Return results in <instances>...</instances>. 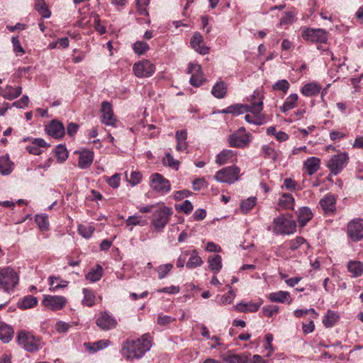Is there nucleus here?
Segmentation results:
<instances>
[{"instance_id":"obj_56","label":"nucleus","mask_w":363,"mask_h":363,"mask_svg":"<svg viewBox=\"0 0 363 363\" xmlns=\"http://www.w3.org/2000/svg\"><path fill=\"white\" fill-rule=\"evenodd\" d=\"M273 89L286 93L289 89V83L285 79L279 80L273 85Z\"/></svg>"},{"instance_id":"obj_55","label":"nucleus","mask_w":363,"mask_h":363,"mask_svg":"<svg viewBox=\"0 0 363 363\" xmlns=\"http://www.w3.org/2000/svg\"><path fill=\"white\" fill-rule=\"evenodd\" d=\"M279 311V307L277 306H267L262 308V313L264 316L272 317Z\"/></svg>"},{"instance_id":"obj_25","label":"nucleus","mask_w":363,"mask_h":363,"mask_svg":"<svg viewBox=\"0 0 363 363\" xmlns=\"http://www.w3.org/2000/svg\"><path fill=\"white\" fill-rule=\"evenodd\" d=\"M22 93V87L16 86L13 88L10 85H7L3 89L2 96L9 101L18 98Z\"/></svg>"},{"instance_id":"obj_5","label":"nucleus","mask_w":363,"mask_h":363,"mask_svg":"<svg viewBox=\"0 0 363 363\" xmlns=\"http://www.w3.org/2000/svg\"><path fill=\"white\" fill-rule=\"evenodd\" d=\"M172 210L162 206L155 210L152 215V225L156 231H162L169 220Z\"/></svg>"},{"instance_id":"obj_29","label":"nucleus","mask_w":363,"mask_h":363,"mask_svg":"<svg viewBox=\"0 0 363 363\" xmlns=\"http://www.w3.org/2000/svg\"><path fill=\"white\" fill-rule=\"evenodd\" d=\"M320 205L325 212H333L335 209V199L333 196L328 195L320 201Z\"/></svg>"},{"instance_id":"obj_42","label":"nucleus","mask_w":363,"mask_h":363,"mask_svg":"<svg viewBox=\"0 0 363 363\" xmlns=\"http://www.w3.org/2000/svg\"><path fill=\"white\" fill-rule=\"evenodd\" d=\"M261 150L262 155L264 158H270L274 161L277 160L279 155L272 147L268 145H264L262 146Z\"/></svg>"},{"instance_id":"obj_60","label":"nucleus","mask_w":363,"mask_h":363,"mask_svg":"<svg viewBox=\"0 0 363 363\" xmlns=\"http://www.w3.org/2000/svg\"><path fill=\"white\" fill-rule=\"evenodd\" d=\"M142 179V174L139 172H132L130 173V178L128 179V182L133 186H135L138 184Z\"/></svg>"},{"instance_id":"obj_1","label":"nucleus","mask_w":363,"mask_h":363,"mask_svg":"<svg viewBox=\"0 0 363 363\" xmlns=\"http://www.w3.org/2000/svg\"><path fill=\"white\" fill-rule=\"evenodd\" d=\"M150 335L145 334L135 340H127L122 347V355L128 360L141 358L151 347Z\"/></svg>"},{"instance_id":"obj_13","label":"nucleus","mask_w":363,"mask_h":363,"mask_svg":"<svg viewBox=\"0 0 363 363\" xmlns=\"http://www.w3.org/2000/svg\"><path fill=\"white\" fill-rule=\"evenodd\" d=\"M28 140H30V143L26 146V149L32 155H40L43 152L41 148H47L50 147V145L42 138H25L22 141L26 142Z\"/></svg>"},{"instance_id":"obj_38","label":"nucleus","mask_w":363,"mask_h":363,"mask_svg":"<svg viewBox=\"0 0 363 363\" xmlns=\"http://www.w3.org/2000/svg\"><path fill=\"white\" fill-rule=\"evenodd\" d=\"M227 91V86L223 82H217L212 89L211 93L212 94L218 98L222 99L223 98Z\"/></svg>"},{"instance_id":"obj_45","label":"nucleus","mask_w":363,"mask_h":363,"mask_svg":"<svg viewBox=\"0 0 363 363\" xmlns=\"http://www.w3.org/2000/svg\"><path fill=\"white\" fill-rule=\"evenodd\" d=\"M84 299L82 303L84 305L91 307L95 303V295L92 291L88 289H83Z\"/></svg>"},{"instance_id":"obj_7","label":"nucleus","mask_w":363,"mask_h":363,"mask_svg":"<svg viewBox=\"0 0 363 363\" xmlns=\"http://www.w3.org/2000/svg\"><path fill=\"white\" fill-rule=\"evenodd\" d=\"M240 172V169L236 166L228 167L217 172L214 178L219 182L233 184L238 180Z\"/></svg>"},{"instance_id":"obj_63","label":"nucleus","mask_w":363,"mask_h":363,"mask_svg":"<svg viewBox=\"0 0 363 363\" xmlns=\"http://www.w3.org/2000/svg\"><path fill=\"white\" fill-rule=\"evenodd\" d=\"M175 319L172 318L169 315H164L162 314H160L157 317V324L160 325H167L172 322L174 321Z\"/></svg>"},{"instance_id":"obj_28","label":"nucleus","mask_w":363,"mask_h":363,"mask_svg":"<svg viewBox=\"0 0 363 363\" xmlns=\"http://www.w3.org/2000/svg\"><path fill=\"white\" fill-rule=\"evenodd\" d=\"M208 267L214 272L218 274L222 269V258L219 255L209 256L208 259Z\"/></svg>"},{"instance_id":"obj_14","label":"nucleus","mask_w":363,"mask_h":363,"mask_svg":"<svg viewBox=\"0 0 363 363\" xmlns=\"http://www.w3.org/2000/svg\"><path fill=\"white\" fill-rule=\"evenodd\" d=\"M187 72L191 74L190 83L194 86H199L203 82V77L201 66L197 63L190 62Z\"/></svg>"},{"instance_id":"obj_21","label":"nucleus","mask_w":363,"mask_h":363,"mask_svg":"<svg viewBox=\"0 0 363 363\" xmlns=\"http://www.w3.org/2000/svg\"><path fill=\"white\" fill-rule=\"evenodd\" d=\"M187 257L189 259L186 263V267L189 269H195L201 267L203 264L202 258L199 255L198 252L196 250H186Z\"/></svg>"},{"instance_id":"obj_48","label":"nucleus","mask_w":363,"mask_h":363,"mask_svg":"<svg viewBox=\"0 0 363 363\" xmlns=\"http://www.w3.org/2000/svg\"><path fill=\"white\" fill-rule=\"evenodd\" d=\"M257 199L255 197H250L243 201L240 203V208L242 213H248L256 204Z\"/></svg>"},{"instance_id":"obj_26","label":"nucleus","mask_w":363,"mask_h":363,"mask_svg":"<svg viewBox=\"0 0 363 363\" xmlns=\"http://www.w3.org/2000/svg\"><path fill=\"white\" fill-rule=\"evenodd\" d=\"M320 160L316 157L308 158L304 162V167L309 175L315 174L320 168Z\"/></svg>"},{"instance_id":"obj_3","label":"nucleus","mask_w":363,"mask_h":363,"mask_svg":"<svg viewBox=\"0 0 363 363\" xmlns=\"http://www.w3.org/2000/svg\"><path fill=\"white\" fill-rule=\"evenodd\" d=\"M19 277L10 267L0 268V287L6 292L12 291L18 283Z\"/></svg>"},{"instance_id":"obj_6","label":"nucleus","mask_w":363,"mask_h":363,"mask_svg":"<svg viewBox=\"0 0 363 363\" xmlns=\"http://www.w3.org/2000/svg\"><path fill=\"white\" fill-rule=\"evenodd\" d=\"M349 157L346 152H340L333 155L327 162V167L334 175L340 174L347 166Z\"/></svg>"},{"instance_id":"obj_17","label":"nucleus","mask_w":363,"mask_h":363,"mask_svg":"<svg viewBox=\"0 0 363 363\" xmlns=\"http://www.w3.org/2000/svg\"><path fill=\"white\" fill-rule=\"evenodd\" d=\"M228 143L233 147H245L250 143L249 135L247 134L240 135L238 132L233 133L229 135Z\"/></svg>"},{"instance_id":"obj_47","label":"nucleus","mask_w":363,"mask_h":363,"mask_svg":"<svg viewBox=\"0 0 363 363\" xmlns=\"http://www.w3.org/2000/svg\"><path fill=\"white\" fill-rule=\"evenodd\" d=\"M149 48L148 44L144 41H137L133 45L134 52L138 55L145 54Z\"/></svg>"},{"instance_id":"obj_18","label":"nucleus","mask_w":363,"mask_h":363,"mask_svg":"<svg viewBox=\"0 0 363 363\" xmlns=\"http://www.w3.org/2000/svg\"><path fill=\"white\" fill-rule=\"evenodd\" d=\"M45 130L49 135L55 138H62L65 133L63 124L57 120H52L50 124L46 126Z\"/></svg>"},{"instance_id":"obj_22","label":"nucleus","mask_w":363,"mask_h":363,"mask_svg":"<svg viewBox=\"0 0 363 363\" xmlns=\"http://www.w3.org/2000/svg\"><path fill=\"white\" fill-rule=\"evenodd\" d=\"M294 199L290 194L284 193L279 199L277 210H288L293 209L294 206Z\"/></svg>"},{"instance_id":"obj_15","label":"nucleus","mask_w":363,"mask_h":363,"mask_svg":"<svg viewBox=\"0 0 363 363\" xmlns=\"http://www.w3.org/2000/svg\"><path fill=\"white\" fill-rule=\"evenodd\" d=\"M96 323L101 329L108 330L116 326L117 321L106 312H103L99 314Z\"/></svg>"},{"instance_id":"obj_46","label":"nucleus","mask_w":363,"mask_h":363,"mask_svg":"<svg viewBox=\"0 0 363 363\" xmlns=\"http://www.w3.org/2000/svg\"><path fill=\"white\" fill-rule=\"evenodd\" d=\"M94 230V228L90 225H86L80 224L78 225L79 233L86 239L89 238L92 235Z\"/></svg>"},{"instance_id":"obj_24","label":"nucleus","mask_w":363,"mask_h":363,"mask_svg":"<svg viewBox=\"0 0 363 363\" xmlns=\"http://www.w3.org/2000/svg\"><path fill=\"white\" fill-rule=\"evenodd\" d=\"M268 298L272 302H275V303H290L291 302L290 294L288 291H279L277 292L270 293L268 295Z\"/></svg>"},{"instance_id":"obj_58","label":"nucleus","mask_w":363,"mask_h":363,"mask_svg":"<svg viewBox=\"0 0 363 363\" xmlns=\"http://www.w3.org/2000/svg\"><path fill=\"white\" fill-rule=\"evenodd\" d=\"M11 43L13 45V50L17 55L21 53V55L25 53V50L21 46L18 38L17 36H13L11 38Z\"/></svg>"},{"instance_id":"obj_20","label":"nucleus","mask_w":363,"mask_h":363,"mask_svg":"<svg viewBox=\"0 0 363 363\" xmlns=\"http://www.w3.org/2000/svg\"><path fill=\"white\" fill-rule=\"evenodd\" d=\"M192 48L201 55H206L209 48L203 43V38L201 33H195L191 39Z\"/></svg>"},{"instance_id":"obj_35","label":"nucleus","mask_w":363,"mask_h":363,"mask_svg":"<svg viewBox=\"0 0 363 363\" xmlns=\"http://www.w3.org/2000/svg\"><path fill=\"white\" fill-rule=\"evenodd\" d=\"M321 87L316 83H308L301 89V93L306 96H312L318 94Z\"/></svg>"},{"instance_id":"obj_11","label":"nucleus","mask_w":363,"mask_h":363,"mask_svg":"<svg viewBox=\"0 0 363 363\" xmlns=\"http://www.w3.org/2000/svg\"><path fill=\"white\" fill-rule=\"evenodd\" d=\"M43 303L46 308L52 311H58L63 308L66 305L67 298L62 296L45 295Z\"/></svg>"},{"instance_id":"obj_33","label":"nucleus","mask_w":363,"mask_h":363,"mask_svg":"<svg viewBox=\"0 0 363 363\" xmlns=\"http://www.w3.org/2000/svg\"><path fill=\"white\" fill-rule=\"evenodd\" d=\"M50 291H56L60 289H63L67 286L68 281L61 279L60 277H49Z\"/></svg>"},{"instance_id":"obj_50","label":"nucleus","mask_w":363,"mask_h":363,"mask_svg":"<svg viewBox=\"0 0 363 363\" xmlns=\"http://www.w3.org/2000/svg\"><path fill=\"white\" fill-rule=\"evenodd\" d=\"M35 8L43 18H49L50 16V11L48 10L45 3L43 0L36 1Z\"/></svg>"},{"instance_id":"obj_62","label":"nucleus","mask_w":363,"mask_h":363,"mask_svg":"<svg viewBox=\"0 0 363 363\" xmlns=\"http://www.w3.org/2000/svg\"><path fill=\"white\" fill-rule=\"evenodd\" d=\"M94 28L98 33L100 34H104L106 33V29L105 26L100 23V18L97 14L94 16Z\"/></svg>"},{"instance_id":"obj_52","label":"nucleus","mask_w":363,"mask_h":363,"mask_svg":"<svg viewBox=\"0 0 363 363\" xmlns=\"http://www.w3.org/2000/svg\"><path fill=\"white\" fill-rule=\"evenodd\" d=\"M35 223L41 230H47L49 226L48 218L45 215H37L35 218Z\"/></svg>"},{"instance_id":"obj_30","label":"nucleus","mask_w":363,"mask_h":363,"mask_svg":"<svg viewBox=\"0 0 363 363\" xmlns=\"http://www.w3.org/2000/svg\"><path fill=\"white\" fill-rule=\"evenodd\" d=\"M234 156V151L231 150H223L216 155V163L219 165H223L230 161Z\"/></svg>"},{"instance_id":"obj_37","label":"nucleus","mask_w":363,"mask_h":363,"mask_svg":"<svg viewBox=\"0 0 363 363\" xmlns=\"http://www.w3.org/2000/svg\"><path fill=\"white\" fill-rule=\"evenodd\" d=\"M298 96L296 94L289 95L285 100L283 106L280 108L284 113L294 108L297 103Z\"/></svg>"},{"instance_id":"obj_54","label":"nucleus","mask_w":363,"mask_h":363,"mask_svg":"<svg viewBox=\"0 0 363 363\" xmlns=\"http://www.w3.org/2000/svg\"><path fill=\"white\" fill-rule=\"evenodd\" d=\"M164 164L169 167L178 169L179 165V161L175 160L170 153H167L165 158L163 160Z\"/></svg>"},{"instance_id":"obj_49","label":"nucleus","mask_w":363,"mask_h":363,"mask_svg":"<svg viewBox=\"0 0 363 363\" xmlns=\"http://www.w3.org/2000/svg\"><path fill=\"white\" fill-rule=\"evenodd\" d=\"M55 153L58 162H65L68 157V152L66 147L62 145L56 147Z\"/></svg>"},{"instance_id":"obj_59","label":"nucleus","mask_w":363,"mask_h":363,"mask_svg":"<svg viewBox=\"0 0 363 363\" xmlns=\"http://www.w3.org/2000/svg\"><path fill=\"white\" fill-rule=\"evenodd\" d=\"M150 0H137L138 10L141 15H147L146 6L149 4Z\"/></svg>"},{"instance_id":"obj_64","label":"nucleus","mask_w":363,"mask_h":363,"mask_svg":"<svg viewBox=\"0 0 363 363\" xmlns=\"http://www.w3.org/2000/svg\"><path fill=\"white\" fill-rule=\"evenodd\" d=\"M28 96L23 95L20 100L13 102V106L18 108H25L28 106Z\"/></svg>"},{"instance_id":"obj_9","label":"nucleus","mask_w":363,"mask_h":363,"mask_svg":"<svg viewBox=\"0 0 363 363\" xmlns=\"http://www.w3.org/2000/svg\"><path fill=\"white\" fill-rule=\"evenodd\" d=\"M150 182L152 189L161 194H166L171 189L169 182L158 173L151 175Z\"/></svg>"},{"instance_id":"obj_31","label":"nucleus","mask_w":363,"mask_h":363,"mask_svg":"<svg viewBox=\"0 0 363 363\" xmlns=\"http://www.w3.org/2000/svg\"><path fill=\"white\" fill-rule=\"evenodd\" d=\"M348 271L354 277H358L363 274V263L359 261H350L347 264Z\"/></svg>"},{"instance_id":"obj_61","label":"nucleus","mask_w":363,"mask_h":363,"mask_svg":"<svg viewBox=\"0 0 363 363\" xmlns=\"http://www.w3.org/2000/svg\"><path fill=\"white\" fill-rule=\"evenodd\" d=\"M227 287L229 288V291L228 294H224L222 298H221V301H223V303H231L233 299L235 298V292L232 290V287L230 286V285H227Z\"/></svg>"},{"instance_id":"obj_44","label":"nucleus","mask_w":363,"mask_h":363,"mask_svg":"<svg viewBox=\"0 0 363 363\" xmlns=\"http://www.w3.org/2000/svg\"><path fill=\"white\" fill-rule=\"evenodd\" d=\"M338 318L339 315L336 312L329 310L327 312V314L325 316L323 322L326 327L329 328L332 327L335 323L337 322Z\"/></svg>"},{"instance_id":"obj_23","label":"nucleus","mask_w":363,"mask_h":363,"mask_svg":"<svg viewBox=\"0 0 363 363\" xmlns=\"http://www.w3.org/2000/svg\"><path fill=\"white\" fill-rule=\"evenodd\" d=\"M93 160L94 152L90 150H84L79 152L78 167L80 169L89 168L92 164Z\"/></svg>"},{"instance_id":"obj_2","label":"nucleus","mask_w":363,"mask_h":363,"mask_svg":"<svg viewBox=\"0 0 363 363\" xmlns=\"http://www.w3.org/2000/svg\"><path fill=\"white\" fill-rule=\"evenodd\" d=\"M296 221L288 214L279 216L273 220V232L277 235L292 234L296 231Z\"/></svg>"},{"instance_id":"obj_12","label":"nucleus","mask_w":363,"mask_h":363,"mask_svg":"<svg viewBox=\"0 0 363 363\" xmlns=\"http://www.w3.org/2000/svg\"><path fill=\"white\" fill-rule=\"evenodd\" d=\"M347 235L353 241L363 238V219H354L347 225Z\"/></svg>"},{"instance_id":"obj_51","label":"nucleus","mask_w":363,"mask_h":363,"mask_svg":"<svg viewBox=\"0 0 363 363\" xmlns=\"http://www.w3.org/2000/svg\"><path fill=\"white\" fill-rule=\"evenodd\" d=\"M125 223L128 225H145L147 224V220L143 219L142 216L134 215L129 216Z\"/></svg>"},{"instance_id":"obj_53","label":"nucleus","mask_w":363,"mask_h":363,"mask_svg":"<svg viewBox=\"0 0 363 363\" xmlns=\"http://www.w3.org/2000/svg\"><path fill=\"white\" fill-rule=\"evenodd\" d=\"M173 268V264H165L160 265L157 268V272L158 273V277L160 279H162L164 277H167V275L169 274V272L172 270Z\"/></svg>"},{"instance_id":"obj_32","label":"nucleus","mask_w":363,"mask_h":363,"mask_svg":"<svg viewBox=\"0 0 363 363\" xmlns=\"http://www.w3.org/2000/svg\"><path fill=\"white\" fill-rule=\"evenodd\" d=\"M313 217L311 209L308 207H303L299 210L298 220L301 227L304 226Z\"/></svg>"},{"instance_id":"obj_8","label":"nucleus","mask_w":363,"mask_h":363,"mask_svg":"<svg viewBox=\"0 0 363 363\" xmlns=\"http://www.w3.org/2000/svg\"><path fill=\"white\" fill-rule=\"evenodd\" d=\"M133 70L137 77H149L152 76L155 67L147 60H144L133 65Z\"/></svg>"},{"instance_id":"obj_39","label":"nucleus","mask_w":363,"mask_h":363,"mask_svg":"<svg viewBox=\"0 0 363 363\" xmlns=\"http://www.w3.org/2000/svg\"><path fill=\"white\" fill-rule=\"evenodd\" d=\"M12 171V163L8 156L0 157V173L4 175L9 174Z\"/></svg>"},{"instance_id":"obj_40","label":"nucleus","mask_w":363,"mask_h":363,"mask_svg":"<svg viewBox=\"0 0 363 363\" xmlns=\"http://www.w3.org/2000/svg\"><path fill=\"white\" fill-rule=\"evenodd\" d=\"M37 303L38 300L35 297L28 295L18 303V306L21 309H28L34 307Z\"/></svg>"},{"instance_id":"obj_43","label":"nucleus","mask_w":363,"mask_h":363,"mask_svg":"<svg viewBox=\"0 0 363 363\" xmlns=\"http://www.w3.org/2000/svg\"><path fill=\"white\" fill-rule=\"evenodd\" d=\"M103 269L101 266L97 265L95 269L91 270L86 275V279L95 282L99 281L102 276Z\"/></svg>"},{"instance_id":"obj_36","label":"nucleus","mask_w":363,"mask_h":363,"mask_svg":"<svg viewBox=\"0 0 363 363\" xmlns=\"http://www.w3.org/2000/svg\"><path fill=\"white\" fill-rule=\"evenodd\" d=\"M247 106L243 104H234L228 108L223 109L220 112L222 113H231L233 115L238 116L247 113Z\"/></svg>"},{"instance_id":"obj_4","label":"nucleus","mask_w":363,"mask_h":363,"mask_svg":"<svg viewBox=\"0 0 363 363\" xmlns=\"http://www.w3.org/2000/svg\"><path fill=\"white\" fill-rule=\"evenodd\" d=\"M17 340L18 344L29 352H35L41 348L40 340L30 332L21 330L18 333Z\"/></svg>"},{"instance_id":"obj_57","label":"nucleus","mask_w":363,"mask_h":363,"mask_svg":"<svg viewBox=\"0 0 363 363\" xmlns=\"http://www.w3.org/2000/svg\"><path fill=\"white\" fill-rule=\"evenodd\" d=\"M121 177L119 174H115L110 177H106V181L110 186L116 189L120 185Z\"/></svg>"},{"instance_id":"obj_41","label":"nucleus","mask_w":363,"mask_h":363,"mask_svg":"<svg viewBox=\"0 0 363 363\" xmlns=\"http://www.w3.org/2000/svg\"><path fill=\"white\" fill-rule=\"evenodd\" d=\"M223 359L228 363H246L248 361L247 356L240 354L223 355Z\"/></svg>"},{"instance_id":"obj_34","label":"nucleus","mask_w":363,"mask_h":363,"mask_svg":"<svg viewBox=\"0 0 363 363\" xmlns=\"http://www.w3.org/2000/svg\"><path fill=\"white\" fill-rule=\"evenodd\" d=\"M245 106H247V113H250L255 118H263L262 115L263 103L262 101Z\"/></svg>"},{"instance_id":"obj_10","label":"nucleus","mask_w":363,"mask_h":363,"mask_svg":"<svg viewBox=\"0 0 363 363\" xmlns=\"http://www.w3.org/2000/svg\"><path fill=\"white\" fill-rule=\"evenodd\" d=\"M302 37L310 42L325 43L328 40V35L323 29L307 28L302 34Z\"/></svg>"},{"instance_id":"obj_16","label":"nucleus","mask_w":363,"mask_h":363,"mask_svg":"<svg viewBox=\"0 0 363 363\" xmlns=\"http://www.w3.org/2000/svg\"><path fill=\"white\" fill-rule=\"evenodd\" d=\"M101 122L106 125L115 126L116 119L113 116L111 104L108 101H104L101 104Z\"/></svg>"},{"instance_id":"obj_19","label":"nucleus","mask_w":363,"mask_h":363,"mask_svg":"<svg viewBox=\"0 0 363 363\" xmlns=\"http://www.w3.org/2000/svg\"><path fill=\"white\" fill-rule=\"evenodd\" d=\"M262 300L259 299L257 302L249 301L244 302L241 301L235 306V308L238 312L240 313H255L257 312L262 304Z\"/></svg>"},{"instance_id":"obj_27","label":"nucleus","mask_w":363,"mask_h":363,"mask_svg":"<svg viewBox=\"0 0 363 363\" xmlns=\"http://www.w3.org/2000/svg\"><path fill=\"white\" fill-rule=\"evenodd\" d=\"M13 336V328L2 322H0V340L5 342H9Z\"/></svg>"}]
</instances>
